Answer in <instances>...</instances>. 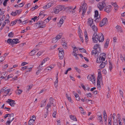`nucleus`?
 <instances>
[{
	"instance_id": "obj_46",
	"label": "nucleus",
	"mask_w": 125,
	"mask_h": 125,
	"mask_svg": "<svg viewBox=\"0 0 125 125\" xmlns=\"http://www.w3.org/2000/svg\"><path fill=\"white\" fill-rule=\"evenodd\" d=\"M5 60V58L3 56H1L0 57V62L3 61Z\"/></svg>"
},
{
	"instance_id": "obj_19",
	"label": "nucleus",
	"mask_w": 125,
	"mask_h": 125,
	"mask_svg": "<svg viewBox=\"0 0 125 125\" xmlns=\"http://www.w3.org/2000/svg\"><path fill=\"white\" fill-rule=\"evenodd\" d=\"M10 22V21H9V19H7V20H5V21L4 23L1 26L0 30H2L3 29V27L6 25V23H7L8 22Z\"/></svg>"
},
{
	"instance_id": "obj_2",
	"label": "nucleus",
	"mask_w": 125,
	"mask_h": 125,
	"mask_svg": "<svg viewBox=\"0 0 125 125\" xmlns=\"http://www.w3.org/2000/svg\"><path fill=\"white\" fill-rule=\"evenodd\" d=\"M63 8V7L62 6H58L53 9L54 10L55 13H58L60 11L62 10Z\"/></svg>"
},
{
	"instance_id": "obj_64",
	"label": "nucleus",
	"mask_w": 125,
	"mask_h": 125,
	"mask_svg": "<svg viewBox=\"0 0 125 125\" xmlns=\"http://www.w3.org/2000/svg\"><path fill=\"white\" fill-rule=\"evenodd\" d=\"M27 64V63L25 62H23L21 64V66H24L25 65Z\"/></svg>"
},
{
	"instance_id": "obj_27",
	"label": "nucleus",
	"mask_w": 125,
	"mask_h": 125,
	"mask_svg": "<svg viewBox=\"0 0 125 125\" xmlns=\"http://www.w3.org/2000/svg\"><path fill=\"white\" fill-rule=\"evenodd\" d=\"M98 51L97 50H94L92 51V55H96V54L97 55H98V53H97Z\"/></svg>"
},
{
	"instance_id": "obj_5",
	"label": "nucleus",
	"mask_w": 125,
	"mask_h": 125,
	"mask_svg": "<svg viewBox=\"0 0 125 125\" xmlns=\"http://www.w3.org/2000/svg\"><path fill=\"white\" fill-rule=\"evenodd\" d=\"M97 36V33H94L92 38L93 42L96 43L97 42L98 40Z\"/></svg>"
},
{
	"instance_id": "obj_50",
	"label": "nucleus",
	"mask_w": 125,
	"mask_h": 125,
	"mask_svg": "<svg viewBox=\"0 0 125 125\" xmlns=\"http://www.w3.org/2000/svg\"><path fill=\"white\" fill-rule=\"evenodd\" d=\"M62 36V35H60V34H59V35H57L56 36V38H57V40H58L61 39V38Z\"/></svg>"
},
{
	"instance_id": "obj_21",
	"label": "nucleus",
	"mask_w": 125,
	"mask_h": 125,
	"mask_svg": "<svg viewBox=\"0 0 125 125\" xmlns=\"http://www.w3.org/2000/svg\"><path fill=\"white\" fill-rule=\"evenodd\" d=\"M47 100L46 99H44L43 101H42V103L41 104V107H44L46 105V102Z\"/></svg>"
},
{
	"instance_id": "obj_48",
	"label": "nucleus",
	"mask_w": 125,
	"mask_h": 125,
	"mask_svg": "<svg viewBox=\"0 0 125 125\" xmlns=\"http://www.w3.org/2000/svg\"><path fill=\"white\" fill-rule=\"evenodd\" d=\"M14 118L13 117L11 116H10V117H9V118H8V121L11 122L13 120Z\"/></svg>"
},
{
	"instance_id": "obj_52",
	"label": "nucleus",
	"mask_w": 125,
	"mask_h": 125,
	"mask_svg": "<svg viewBox=\"0 0 125 125\" xmlns=\"http://www.w3.org/2000/svg\"><path fill=\"white\" fill-rule=\"evenodd\" d=\"M2 76H4L5 77H6L7 75V73L5 72H4L2 73Z\"/></svg>"
},
{
	"instance_id": "obj_33",
	"label": "nucleus",
	"mask_w": 125,
	"mask_h": 125,
	"mask_svg": "<svg viewBox=\"0 0 125 125\" xmlns=\"http://www.w3.org/2000/svg\"><path fill=\"white\" fill-rule=\"evenodd\" d=\"M58 40L56 37L53 38L52 40V43H55L57 42Z\"/></svg>"
},
{
	"instance_id": "obj_36",
	"label": "nucleus",
	"mask_w": 125,
	"mask_h": 125,
	"mask_svg": "<svg viewBox=\"0 0 125 125\" xmlns=\"http://www.w3.org/2000/svg\"><path fill=\"white\" fill-rule=\"evenodd\" d=\"M17 20H16L15 21H13L10 24V25L11 26H13V25H15L16 23L17 22Z\"/></svg>"
},
{
	"instance_id": "obj_12",
	"label": "nucleus",
	"mask_w": 125,
	"mask_h": 125,
	"mask_svg": "<svg viewBox=\"0 0 125 125\" xmlns=\"http://www.w3.org/2000/svg\"><path fill=\"white\" fill-rule=\"evenodd\" d=\"M87 23L88 25L90 26L94 24L93 19L91 18H89Z\"/></svg>"
},
{
	"instance_id": "obj_44",
	"label": "nucleus",
	"mask_w": 125,
	"mask_h": 125,
	"mask_svg": "<svg viewBox=\"0 0 125 125\" xmlns=\"http://www.w3.org/2000/svg\"><path fill=\"white\" fill-rule=\"evenodd\" d=\"M98 119L100 120V122L101 123L102 122H103V121L102 120V115H100L99 116L98 115Z\"/></svg>"
},
{
	"instance_id": "obj_38",
	"label": "nucleus",
	"mask_w": 125,
	"mask_h": 125,
	"mask_svg": "<svg viewBox=\"0 0 125 125\" xmlns=\"http://www.w3.org/2000/svg\"><path fill=\"white\" fill-rule=\"evenodd\" d=\"M99 45H100L99 44H96L95 45L93 48V49L95 50H96L98 47L99 46Z\"/></svg>"
},
{
	"instance_id": "obj_17",
	"label": "nucleus",
	"mask_w": 125,
	"mask_h": 125,
	"mask_svg": "<svg viewBox=\"0 0 125 125\" xmlns=\"http://www.w3.org/2000/svg\"><path fill=\"white\" fill-rule=\"evenodd\" d=\"M86 4L85 3H84L82 7V9L83 10V12L85 13L86 11Z\"/></svg>"
},
{
	"instance_id": "obj_8",
	"label": "nucleus",
	"mask_w": 125,
	"mask_h": 125,
	"mask_svg": "<svg viewBox=\"0 0 125 125\" xmlns=\"http://www.w3.org/2000/svg\"><path fill=\"white\" fill-rule=\"evenodd\" d=\"M112 9V7L111 5H108L106 6L104 8V10L106 12L109 13L110 12Z\"/></svg>"
},
{
	"instance_id": "obj_22",
	"label": "nucleus",
	"mask_w": 125,
	"mask_h": 125,
	"mask_svg": "<svg viewBox=\"0 0 125 125\" xmlns=\"http://www.w3.org/2000/svg\"><path fill=\"white\" fill-rule=\"evenodd\" d=\"M34 119H30L28 122V125H33L34 123Z\"/></svg>"
},
{
	"instance_id": "obj_24",
	"label": "nucleus",
	"mask_w": 125,
	"mask_h": 125,
	"mask_svg": "<svg viewBox=\"0 0 125 125\" xmlns=\"http://www.w3.org/2000/svg\"><path fill=\"white\" fill-rule=\"evenodd\" d=\"M78 51V49L76 47H74L73 49V52L72 54L73 55H76L77 54L76 51Z\"/></svg>"
},
{
	"instance_id": "obj_40",
	"label": "nucleus",
	"mask_w": 125,
	"mask_h": 125,
	"mask_svg": "<svg viewBox=\"0 0 125 125\" xmlns=\"http://www.w3.org/2000/svg\"><path fill=\"white\" fill-rule=\"evenodd\" d=\"M85 40H86V42L88 41L87 40V39H88V36L87 32L86 31L85 32Z\"/></svg>"
},
{
	"instance_id": "obj_20",
	"label": "nucleus",
	"mask_w": 125,
	"mask_h": 125,
	"mask_svg": "<svg viewBox=\"0 0 125 125\" xmlns=\"http://www.w3.org/2000/svg\"><path fill=\"white\" fill-rule=\"evenodd\" d=\"M106 62H107L106 61L105 62H102L101 63L99 66L100 68L101 69L103 68L105 66L106 63Z\"/></svg>"
},
{
	"instance_id": "obj_39",
	"label": "nucleus",
	"mask_w": 125,
	"mask_h": 125,
	"mask_svg": "<svg viewBox=\"0 0 125 125\" xmlns=\"http://www.w3.org/2000/svg\"><path fill=\"white\" fill-rule=\"evenodd\" d=\"M78 49H79V50H80L81 52H83V53L84 52L85 53V52L86 51V50H85V49L84 48H78Z\"/></svg>"
},
{
	"instance_id": "obj_15",
	"label": "nucleus",
	"mask_w": 125,
	"mask_h": 125,
	"mask_svg": "<svg viewBox=\"0 0 125 125\" xmlns=\"http://www.w3.org/2000/svg\"><path fill=\"white\" fill-rule=\"evenodd\" d=\"M117 31L118 32H123V31L121 27L119 25H117L115 27Z\"/></svg>"
},
{
	"instance_id": "obj_32",
	"label": "nucleus",
	"mask_w": 125,
	"mask_h": 125,
	"mask_svg": "<svg viewBox=\"0 0 125 125\" xmlns=\"http://www.w3.org/2000/svg\"><path fill=\"white\" fill-rule=\"evenodd\" d=\"M49 60V58L48 57H47L45 58L42 62H43V64L44 63L46 62L47 61H48Z\"/></svg>"
},
{
	"instance_id": "obj_51",
	"label": "nucleus",
	"mask_w": 125,
	"mask_h": 125,
	"mask_svg": "<svg viewBox=\"0 0 125 125\" xmlns=\"http://www.w3.org/2000/svg\"><path fill=\"white\" fill-rule=\"evenodd\" d=\"M102 77V74L101 73H98V76L97 79H100Z\"/></svg>"
},
{
	"instance_id": "obj_54",
	"label": "nucleus",
	"mask_w": 125,
	"mask_h": 125,
	"mask_svg": "<svg viewBox=\"0 0 125 125\" xmlns=\"http://www.w3.org/2000/svg\"><path fill=\"white\" fill-rule=\"evenodd\" d=\"M11 14L13 16H15L17 14V11H16L15 12H12L11 13Z\"/></svg>"
},
{
	"instance_id": "obj_55",
	"label": "nucleus",
	"mask_w": 125,
	"mask_h": 125,
	"mask_svg": "<svg viewBox=\"0 0 125 125\" xmlns=\"http://www.w3.org/2000/svg\"><path fill=\"white\" fill-rule=\"evenodd\" d=\"M9 0H5L3 3V5L5 6H6L7 5V2Z\"/></svg>"
},
{
	"instance_id": "obj_49",
	"label": "nucleus",
	"mask_w": 125,
	"mask_h": 125,
	"mask_svg": "<svg viewBox=\"0 0 125 125\" xmlns=\"http://www.w3.org/2000/svg\"><path fill=\"white\" fill-rule=\"evenodd\" d=\"M13 76V75L12 74H10V75H8V77H7V78L5 80H7L9 78H12Z\"/></svg>"
},
{
	"instance_id": "obj_47",
	"label": "nucleus",
	"mask_w": 125,
	"mask_h": 125,
	"mask_svg": "<svg viewBox=\"0 0 125 125\" xmlns=\"http://www.w3.org/2000/svg\"><path fill=\"white\" fill-rule=\"evenodd\" d=\"M112 119L111 117H109L108 118V125H111V123H112Z\"/></svg>"
},
{
	"instance_id": "obj_26",
	"label": "nucleus",
	"mask_w": 125,
	"mask_h": 125,
	"mask_svg": "<svg viewBox=\"0 0 125 125\" xmlns=\"http://www.w3.org/2000/svg\"><path fill=\"white\" fill-rule=\"evenodd\" d=\"M109 40L108 39H107L104 44V47L105 48H107L108 46V44L109 43Z\"/></svg>"
},
{
	"instance_id": "obj_56",
	"label": "nucleus",
	"mask_w": 125,
	"mask_h": 125,
	"mask_svg": "<svg viewBox=\"0 0 125 125\" xmlns=\"http://www.w3.org/2000/svg\"><path fill=\"white\" fill-rule=\"evenodd\" d=\"M74 69H75V70L78 73H79L80 72V70L78 68H77V67H74Z\"/></svg>"
},
{
	"instance_id": "obj_1",
	"label": "nucleus",
	"mask_w": 125,
	"mask_h": 125,
	"mask_svg": "<svg viewBox=\"0 0 125 125\" xmlns=\"http://www.w3.org/2000/svg\"><path fill=\"white\" fill-rule=\"evenodd\" d=\"M106 3L104 1L100 2L98 4L97 6L100 10H102L106 6Z\"/></svg>"
},
{
	"instance_id": "obj_41",
	"label": "nucleus",
	"mask_w": 125,
	"mask_h": 125,
	"mask_svg": "<svg viewBox=\"0 0 125 125\" xmlns=\"http://www.w3.org/2000/svg\"><path fill=\"white\" fill-rule=\"evenodd\" d=\"M43 53V52L42 51H41L40 52H39L37 54V56H39L42 54Z\"/></svg>"
},
{
	"instance_id": "obj_59",
	"label": "nucleus",
	"mask_w": 125,
	"mask_h": 125,
	"mask_svg": "<svg viewBox=\"0 0 125 125\" xmlns=\"http://www.w3.org/2000/svg\"><path fill=\"white\" fill-rule=\"evenodd\" d=\"M16 11H17V14H18L19 15L21 14V10H17Z\"/></svg>"
},
{
	"instance_id": "obj_34",
	"label": "nucleus",
	"mask_w": 125,
	"mask_h": 125,
	"mask_svg": "<svg viewBox=\"0 0 125 125\" xmlns=\"http://www.w3.org/2000/svg\"><path fill=\"white\" fill-rule=\"evenodd\" d=\"M22 91L20 89H18L16 91V93L20 94L22 92Z\"/></svg>"
},
{
	"instance_id": "obj_57",
	"label": "nucleus",
	"mask_w": 125,
	"mask_h": 125,
	"mask_svg": "<svg viewBox=\"0 0 125 125\" xmlns=\"http://www.w3.org/2000/svg\"><path fill=\"white\" fill-rule=\"evenodd\" d=\"M43 64V62H41V64L40 65H39L38 68L39 69H42L41 68L42 67V65Z\"/></svg>"
},
{
	"instance_id": "obj_10",
	"label": "nucleus",
	"mask_w": 125,
	"mask_h": 125,
	"mask_svg": "<svg viewBox=\"0 0 125 125\" xmlns=\"http://www.w3.org/2000/svg\"><path fill=\"white\" fill-rule=\"evenodd\" d=\"M105 60V59L104 58L103 56L101 57V56H100L99 57H98L97 59V60L96 61V62L97 63H100L101 62L103 61H104Z\"/></svg>"
},
{
	"instance_id": "obj_28",
	"label": "nucleus",
	"mask_w": 125,
	"mask_h": 125,
	"mask_svg": "<svg viewBox=\"0 0 125 125\" xmlns=\"http://www.w3.org/2000/svg\"><path fill=\"white\" fill-rule=\"evenodd\" d=\"M69 116L71 119L73 120L74 121H77V120L76 119V118L75 116L73 115H70Z\"/></svg>"
},
{
	"instance_id": "obj_7",
	"label": "nucleus",
	"mask_w": 125,
	"mask_h": 125,
	"mask_svg": "<svg viewBox=\"0 0 125 125\" xmlns=\"http://www.w3.org/2000/svg\"><path fill=\"white\" fill-rule=\"evenodd\" d=\"M107 21V18H104L99 23V26L101 27H102L104 24H106V21Z\"/></svg>"
},
{
	"instance_id": "obj_35",
	"label": "nucleus",
	"mask_w": 125,
	"mask_h": 125,
	"mask_svg": "<svg viewBox=\"0 0 125 125\" xmlns=\"http://www.w3.org/2000/svg\"><path fill=\"white\" fill-rule=\"evenodd\" d=\"M101 19L100 16L99 18H97L95 20V21L96 22H98L101 21Z\"/></svg>"
},
{
	"instance_id": "obj_60",
	"label": "nucleus",
	"mask_w": 125,
	"mask_h": 125,
	"mask_svg": "<svg viewBox=\"0 0 125 125\" xmlns=\"http://www.w3.org/2000/svg\"><path fill=\"white\" fill-rule=\"evenodd\" d=\"M67 45V43H65L63 45V47L65 49H66L67 48V47L66 46Z\"/></svg>"
},
{
	"instance_id": "obj_42",
	"label": "nucleus",
	"mask_w": 125,
	"mask_h": 125,
	"mask_svg": "<svg viewBox=\"0 0 125 125\" xmlns=\"http://www.w3.org/2000/svg\"><path fill=\"white\" fill-rule=\"evenodd\" d=\"M98 12L97 10H96L95 11V15L94 16L95 17H97L98 16Z\"/></svg>"
},
{
	"instance_id": "obj_3",
	"label": "nucleus",
	"mask_w": 125,
	"mask_h": 125,
	"mask_svg": "<svg viewBox=\"0 0 125 125\" xmlns=\"http://www.w3.org/2000/svg\"><path fill=\"white\" fill-rule=\"evenodd\" d=\"M44 23V22L42 21H39L37 23H36V26H38L39 28H43L45 27V25Z\"/></svg>"
},
{
	"instance_id": "obj_11",
	"label": "nucleus",
	"mask_w": 125,
	"mask_h": 125,
	"mask_svg": "<svg viewBox=\"0 0 125 125\" xmlns=\"http://www.w3.org/2000/svg\"><path fill=\"white\" fill-rule=\"evenodd\" d=\"M59 59H62L63 58L64 55V51H63L62 50L59 51Z\"/></svg>"
},
{
	"instance_id": "obj_45",
	"label": "nucleus",
	"mask_w": 125,
	"mask_h": 125,
	"mask_svg": "<svg viewBox=\"0 0 125 125\" xmlns=\"http://www.w3.org/2000/svg\"><path fill=\"white\" fill-rule=\"evenodd\" d=\"M51 106V105L50 104H48L47 105V106L45 107V108L46 109L47 112H48V109Z\"/></svg>"
},
{
	"instance_id": "obj_6",
	"label": "nucleus",
	"mask_w": 125,
	"mask_h": 125,
	"mask_svg": "<svg viewBox=\"0 0 125 125\" xmlns=\"http://www.w3.org/2000/svg\"><path fill=\"white\" fill-rule=\"evenodd\" d=\"M6 102L9 103V104L12 107H14V105L16 104L15 103V101L11 99H9Z\"/></svg>"
},
{
	"instance_id": "obj_31",
	"label": "nucleus",
	"mask_w": 125,
	"mask_h": 125,
	"mask_svg": "<svg viewBox=\"0 0 125 125\" xmlns=\"http://www.w3.org/2000/svg\"><path fill=\"white\" fill-rule=\"evenodd\" d=\"M8 36L10 38H12L14 36V33L11 32L9 33L8 35Z\"/></svg>"
},
{
	"instance_id": "obj_29",
	"label": "nucleus",
	"mask_w": 125,
	"mask_h": 125,
	"mask_svg": "<svg viewBox=\"0 0 125 125\" xmlns=\"http://www.w3.org/2000/svg\"><path fill=\"white\" fill-rule=\"evenodd\" d=\"M56 79L55 81L54 82V85L56 87L58 86V76H57L56 77Z\"/></svg>"
},
{
	"instance_id": "obj_63",
	"label": "nucleus",
	"mask_w": 125,
	"mask_h": 125,
	"mask_svg": "<svg viewBox=\"0 0 125 125\" xmlns=\"http://www.w3.org/2000/svg\"><path fill=\"white\" fill-rule=\"evenodd\" d=\"M86 96H87L89 97H91L92 96L91 94V93L86 94Z\"/></svg>"
},
{
	"instance_id": "obj_37",
	"label": "nucleus",
	"mask_w": 125,
	"mask_h": 125,
	"mask_svg": "<svg viewBox=\"0 0 125 125\" xmlns=\"http://www.w3.org/2000/svg\"><path fill=\"white\" fill-rule=\"evenodd\" d=\"M53 100L54 99L52 97L50 98V104H53Z\"/></svg>"
},
{
	"instance_id": "obj_25",
	"label": "nucleus",
	"mask_w": 125,
	"mask_h": 125,
	"mask_svg": "<svg viewBox=\"0 0 125 125\" xmlns=\"http://www.w3.org/2000/svg\"><path fill=\"white\" fill-rule=\"evenodd\" d=\"M55 3V1H52L48 3L47 4V5H48V7L49 8L53 6Z\"/></svg>"
},
{
	"instance_id": "obj_30",
	"label": "nucleus",
	"mask_w": 125,
	"mask_h": 125,
	"mask_svg": "<svg viewBox=\"0 0 125 125\" xmlns=\"http://www.w3.org/2000/svg\"><path fill=\"white\" fill-rule=\"evenodd\" d=\"M19 40L18 39H15L13 40V45L14 44H17L19 43L18 42Z\"/></svg>"
},
{
	"instance_id": "obj_18",
	"label": "nucleus",
	"mask_w": 125,
	"mask_h": 125,
	"mask_svg": "<svg viewBox=\"0 0 125 125\" xmlns=\"http://www.w3.org/2000/svg\"><path fill=\"white\" fill-rule=\"evenodd\" d=\"M39 50L38 49H35L31 51L30 53V55L31 56L34 55L35 54L36 52V51H38Z\"/></svg>"
},
{
	"instance_id": "obj_13",
	"label": "nucleus",
	"mask_w": 125,
	"mask_h": 125,
	"mask_svg": "<svg viewBox=\"0 0 125 125\" xmlns=\"http://www.w3.org/2000/svg\"><path fill=\"white\" fill-rule=\"evenodd\" d=\"M66 9L68 10V13H70L72 12V13H75V11L73 9H71V8L70 7H67L66 8Z\"/></svg>"
},
{
	"instance_id": "obj_16",
	"label": "nucleus",
	"mask_w": 125,
	"mask_h": 125,
	"mask_svg": "<svg viewBox=\"0 0 125 125\" xmlns=\"http://www.w3.org/2000/svg\"><path fill=\"white\" fill-rule=\"evenodd\" d=\"M87 78L88 79H89L90 81H92V83H93V81L94 82L95 81L94 77L93 75H91L90 76L88 75L87 76Z\"/></svg>"
},
{
	"instance_id": "obj_23",
	"label": "nucleus",
	"mask_w": 125,
	"mask_h": 125,
	"mask_svg": "<svg viewBox=\"0 0 125 125\" xmlns=\"http://www.w3.org/2000/svg\"><path fill=\"white\" fill-rule=\"evenodd\" d=\"M7 42L9 43V44L11 45H13V40L11 39H8L7 41Z\"/></svg>"
},
{
	"instance_id": "obj_9",
	"label": "nucleus",
	"mask_w": 125,
	"mask_h": 125,
	"mask_svg": "<svg viewBox=\"0 0 125 125\" xmlns=\"http://www.w3.org/2000/svg\"><path fill=\"white\" fill-rule=\"evenodd\" d=\"M66 18L65 16H63L62 18H61L59 22L58 23V27H61L62 25L63 24L64 20H65Z\"/></svg>"
},
{
	"instance_id": "obj_53",
	"label": "nucleus",
	"mask_w": 125,
	"mask_h": 125,
	"mask_svg": "<svg viewBox=\"0 0 125 125\" xmlns=\"http://www.w3.org/2000/svg\"><path fill=\"white\" fill-rule=\"evenodd\" d=\"M25 3L24 2H22V3L19 4L18 6L19 7H21L23 6L25 4Z\"/></svg>"
},
{
	"instance_id": "obj_14",
	"label": "nucleus",
	"mask_w": 125,
	"mask_h": 125,
	"mask_svg": "<svg viewBox=\"0 0 125 125\" xmlns=\"http://www.w3.org/2000/svg\"><path fill=\"white\" fill-rule=\"evenodd\" d=\"M91 27L92 29V30L95 33H96V32L97 31L98 28L94 24L91 26Z\"/></svg>"
},
{
	"instance_id": "obj_61",
	"label": "nucleus",
	"mask_w": 125,
	"mask_h": 125,
	"mask_svg": "<svg viewBox=\"0 0 125 125\" xmlns=\"http://www.w3.org/2000/svg\"><path fill=\"white\" fill-rule=\"evenodd\" d=\"M112 3L113 4H112V5L115 7H117L118 6L116 4V2H115L114 3L113 2Z\"/></svg>"
},
{
	"instance_id": "obj_62",
	"label": "nucleus",
	"mask_w": 125,
	"mask_h": 125,
	"mask_svg": "<svg viewBox=\"0 0 125 125\" xmlns=\"http://www.w3.org/2000/svg\"><path fill=\"white\" fill-rule=\"evenodd\" d=\"M56 112H54L52 114V116L53 117H56Z\"/></svg>"
},
{
	"instance_id": "obj_43",
	"label": "nucleus",
	"mask_w": 125,
	"mask_h": 125,
	"mask_svg": "<svg viewBox=\"0 0 125 125\" xmlns=\"http://www.w3.org/2000/svg\"><path fill=\"white\" fill-rule=\"evenodd\" d=\"M4 12V11H3V9H0V15H3Z\"/></svg>"
},
{
	"instance_id": "obj_4",
	"label": "nucleus",
	"mask_w": 125,
	"mask_h": 125,
	"mask_svg": "<svg viewBox=\"0 0 125 125\" xmlns=\"http://www.w3.org/2000/svg\"><path fill=\"white\" fill-rule=\"evenodd\" d=\"M99 42H102L104 40V35L102 33H100L97 36Z\"/></svg>"
},
{
	"instance_id": "obj_58",
	"label": "nucleus",
	"mask_w": 125,
	"mask_h": 125,
	"mask_svg": "<svg viewBox=\"0 0 125 125\" xmlns=\"http://www.w3.org/2000/svg\"><path fill=\"white\" fill-rule=\"evenodd\" d=\"M42 69H38V70L37 71V72H36V74L37 75H38L39 73L41 71V70H42Z\"/></svg>"
}]
</instances>
